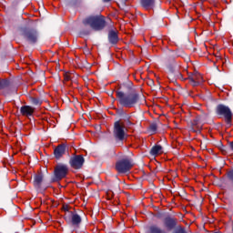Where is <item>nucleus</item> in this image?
Returning <instances> with one entry per match:
<instances>
[{
    "label": "nucleus",
    "instance_id": "obj_1",
    "mask_svg": "<svg viewBox=\"0 0 233 233\" xmlns=\"http://www.w3.org/2000/svg\"><path fill=\"white\" fill-rule=\"evenodd\" d=\"M116 98L121 106L132 108L137 105L139 101V95L136 92L127 94L123 91H116Z\"/></svg>",
    "mask_w": 233,
    "mask_h": 233
},
{
    "label": "nucleus",
    "instance_id": "obj_2",
    "mask_svg": "<svg viewBox=\"0 0 233 233\" xmlns=\"http://www.w3.org/2000/svg\"><path fill=\"white\" fill-rule=\"evenodd\" d=\"M84 25L90 26L93 30L99 31L105 28L106 22H105V17L103 15H94L88 16L84 19Z\"/></svg>",
    "mask_w": 233,
    "mask_h": 233
},
{
    "label": "nucleus",
    "instance_id": "obj_3",
    "mask_svg": "<svg viewBox=\"0 0 233 233\" xmlns=\"http://www.w3.org/2000/svg\"><path fill=\"white\" fill-rule=\"evenodd\" d=\"M113 136L116 141H125L127 139V127L125 124L117 121L114 125Z\"/></svg>",
    "mask_w": 233,
    "mask_h": 233
},
{
    "label": "nucleus",
    "instance_id": "obj_4",
    "mask_svg": "<svg viewBox=\"0 0 233 233\" xmlns=\"http://www.w3.org/2000/svg\"><path fill=\"white\" fill-rule=\"evenodd\" d=\"M134 167V162L128 158H123L116 162V170L118 174H128L132 167Z\"/></svg>",
    "mask_w": 233,
    "mask_h": 233
},
{
    "label": "nucleus",
    "instance_id": "obj_5",
    "mask_svg": "<svg viewBox=\"0 0 233 233\" xmlns=\"http://www.w3.org/2000/svg\"><path fill=\"white\" fill-rule=\"evenodd\" d=\"M217 114L218 116H223L227 125H230L232 121V111H230V108H228V106L224 105L218 106Z\"/></svg>",
    "mask_w": 233,
    "mask_h": 233
},
{
    "label": "nucleus",
    "instance_id": "obj_6",
    "mask_svg": "<svg viewBox=\"0 0 233 233\" xmlns=\"http://www.w3.org/2000/svg\"><path fill=\"white\" fill-rule=\"evenodd\" d=\"M55 179L56 181H61V179L66 177L68 174V167L65 164H58L55 167L54 170Z\"/></svg>",
    "mask_w": 233,
    "mask_h": 233
},
{
    "label": "nucleus",
    "instance_id": "obj_7",
    "mask_svg": "<svg viewBox=\"0 0 233 233\" xmlns=\"http://www.w3.org/2000/svg\"><path fill=\"white\" fill-rule=\"evenodd\" d=\"M69 164L75 170H79V168H83V165H85V157L81 155H76L70 158Z\"/></svg>",
    "mask_w": 233,
    "mask_h": 233
},
{
    "label": "nucleus",
    "instance_id": "obj_8",
    "mask_svg": "<svg viewBox=\"0 0 233 233\" xmlns=\"http://www.w3.org/2000/svg\"><path fill=\"white\" fill-rule=\"evenodd\" d=\"M65 219L66 223L73 225V227L81 225V216H79L77 213L67 212L65 216Z\"/></svg>",
    "mask_w": 233,
    "mask_h": 233
},
{
    "label": "nucleus",
    "instance_id": "obj_9",
    "mask_svg": "<svg viewBox=\"0 0 233 233\" xmlns=\"http://www.w3.org/2000/svg\"><path fill=\"white\" fill-rule=\"evenodd\" d=\"M163 225L164 228H167V230H174V228L177 227V218L167 216L163 219Z\"/></svg>",
    "mask_w": 233,
    "mask_h": 233
},
{
    "label": "nucleus",
    "instance_id": "obj_10",
    "mask_svg": "<svg viewBox=\"0 0 233 233\" xmlns=\"http://www.w3.org/2000/svg\"><path fill=\"white\" fill-rule=\"evenodd\" d=\"M188 81L192 86H198L203 83V76L199 73H195L188 77Z\"/></svg>",
    "mask_w": 233,
    "mask_h": 233
},
{
    "label": "nucleus",
    "instance_id": "obj_11",
    "mask_svg": "<svg viewBox=\"0 0 233 233\" xmlns=\"http://www.w3.org/2000/svg\"><path fill=\"white\" fill-rule=\"evenodd\" d=\"M66 152V146L62 144L56 147L54 150V155L56 159H61L63 156H65V153Z\"/></svg>",
    "mask_w": 233,
    "mask_h": 233
},
{
    "label": "nucleus",
    "instance_id": "obj_12",
    "mask_svg": "<svg viewBox=\"0 0 233 233\" xmlns=\"http://www.w3.org/2000/svg\"><path fill=\"white\" fill-rule=\"evenodd\" d=\"M25 38L29 43H35L37 41V32L34 30H30L25 32Z\"/></svg>",
    "mask_w": 233,
    "mask_h": 233
},
{
    "label": "nucleus",
    "instance_id": "obj_13",
    "mask_svg": "<svg viewBox=\"0 0 233 233\" xmlns=\"http://www.w3.org/2000/svg\"><path fill=\"white\" fill-rule=\"evenodd\" d=\"M34 107L30 106H23L20 108V112L22 114V116H26L27 117L32 116V114H34Z\"/></svg>",
    "mask_w": 233,
    "mask_h": 233
},
{
    "label": "nucleus",
    "instance_id": "obj_14",
    "mask_svg": "<svg viewBox=\"0 0 233 233\" xmlns=\"http://www.w3.org/2000/svg\"><path fill=\"white\" fill-rule=\"evenodd\" d=\"M108 39L111 45H116L119 41V37H117V33H116V31L109 32Z\"/></svg>",
    "mask_w": 233,
    "mask_h": 233
},
{
    "label": "nucleus",
    "instance_id": "obj_15",
    "mask_svg": "<svg viewBox=\"0 0 233 233\" xmlns=\"http://www.w3.org/2000/svg\"><path fill=\"white\" fill-rule=\"evenodd\" d=\"M151 156H159L160 154H163V147L161 146H154L150 150Z\"/></svg>",
    "mask_w": 233,
    "mask_h": 233
},
{
    "label": "nucleus",
    "instance_id": "obj_16",
    "mask_svg": "<svg viewBox=\"0 0 233 233\" xmlns=\"http://www.w3.org/2000/svg\"><path fill=\"white\" fill-rule=\"evenodd\" d=\"M41 183H43V175L38 174V175L35 176V179H34L35 187L39 188L41 187Z\"/></svg>",
    "mask_w": 233,
    "mask_h": 233
},
{
    "label": "nucleus",
    "instance_id": "obj_17",
    "mask_svg": "<svg viewBox=\"0 0 233 233\" xmlns=\"http://www.w3.org/2000/svg\"><path fill=\"white\" fill-rule=\"evenodd\" d=\"M141 5L143 8H146V10H148L150 6H154V0H141Z\"/></svg>",
    "mask_w": 233,
    "mask_h": 233
},
{
    "label": "nucleus",
    "instance_id": "obj_18",
    "mask_svg": "<svg viewBox=\"0 0 233 233\" xmlns=\"http://www.w3.org/2000/svg\"><path fill=\"white\" fill-rule=\"evenodd\" d=\"M149 233H165V231H163L157 226H151L149 228Z\"/></svg>",
    "mask_w": 233,
    "mask_h": 233
},
{
    "label": "nucleus",
    "instance_id": "obj_19",
    "mask_svg": "<svg viewBox=\"0 0 233 233\" xmlns=\"http://www.w3.org/2000/svg\"><path fill=\"white\" fill-rule=\"evenodd\" d=\"M157 130V124H151L149 126V132L151 134H156Z\"/></svg>",
    "mask_w": 233,
    "mask_h": 233
},
{
    "label": "nucleus",
    "instance_id": "obj_20",
    "mask_svg": "<svg viewBox=\"0 0 233 233\" xmlns=\"http://www.w3.org/2000/svg\"><path fill=\"white\" fill-rule=\"evenodd\" d=\"M31 103L33 104V105H41V100H39V98H31Z\"/></svg>",
    "mask_w": 233,
    "mask_h": 233
},
{
    "label": "nucleus",
    "instance_id": "obj_21",
    "mask_svg": "<svg viewBox=\"0 0 233 233\" xmlns=\"http://www.w3.org/2000/svg\"><path fill=\"white\" fill-rule=\"evenodd\" d=\"M64 79H65V81H70V74L66 73V74L64 75Z\"/></svg>",
    "mask_w": 233,
    "mask_h": 233
},
{
    "label": "nucleus",
    "instance_id": "obj_22",
    "mask_svg": "<svg viewBox=\"0 0 233 233\" xmlns=\"http://www.w3.org/2000/svg\"><path fill=\"white\" fill-rule=\"evenodd\" d=\"M228 177L230 179H233V170L228 173Z\"/></svg>",
    "mask_w": 233,
    "mask_h": 233
},
{
    "label": "nucleus",
    "instance_id": "obj_23",
    "mask_svg": "<svg viewBox=\"0 0 233 233\" xmlns=\"http://www.w3.org/2000/svg\"><path fill=\"white\" fill-rule=\"evenodd\" d=\"M193 125H194V127H196V126H197V128H200V127H199V126H198V121H197V120H195V121H194Z\"/></svg>",
    "mask_w": 233,
    "mask_h": 233
},
{
    "label": "nucleus",
    "instance_id": "obj_24",
    "mask_svg": "<svg viewBox=\"0 0 233 233\" xmlns=\"http://www.w3.org/2000/svg\"><path fill=\"white\" fill-rule=\"evenodd\" d=\"M3 83H4V82H3V81H1V82H0V85H3Z\"/></svg>",
    "mask_w": 233,
    "mask_h": 233
}]
</instances>
